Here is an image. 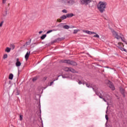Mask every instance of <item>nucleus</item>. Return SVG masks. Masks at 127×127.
Returning <instances> with one entry per match:
<instances>
[{"mask_svg":"<svg viewBox=\"0 0 127 127\" xmlns=\"http://www.w3.org/2000/svg\"><path fill=\"white\" fill-rule=\"evenodd\" d=\"M69 71L70 72H71L72 73H75V69H73V68H72L71 67H70V68H69Z\"/></svg>","mask_w":127,"mask_h":127,"instance_id":"nucleus-19","label":"nucleus"},{"mask_svg":"<svg viewBox=\"0 0 127 127\" xmlns=\"http://www.w3.org/2000/svg\"><path fill=\"white\" fill-rule=\"evenodd\" d=\"M25 0V1H27V0Z\"/></svg>","mask_w":127,"mask_h":127,"instance_id":"nucleus-44","label":"nucleus"},{"mask_svg":"<svg viewBox=\"0 0 127 127\" xmlns=\"http://www.w3.org/2000/svg\"><path fill=\"white\" fill-rule=\"evenodd\" d=\"M60 3L64 6H71L75 3V0H60Z\"/></svg>","mask_w":127,"mask_h":127,"instance_id":"nucleus-2","label":"nucleus"},{"mask_svg":"<svg viewBox=\"0 0 127 127\" xmlns=\"http://www.w3.org/2000/svg\"><path fill=\"white\" fill-rule=\"evenodd\" d=\"M64 71H66V72L70 71V68L67 67H65Z\"/></svg>","mask_w":127,"mask_h":127,"instance_id":"nucleus-22","label":"nucleus"},{"mask_svg":"<svg viewBox=\"0 0 127 127\" xmlns=\"http://www.w3.org/2000/svg\"><path fill=\"white\" fill-rule=\"evenodd\" d=\"M37 80V77H34L33 78V81L34 82L35 81H36Z\"/></svg>","mask_w":127,"mask_h":127,"instance_id":"nucleus-30","label":"nucleus"},{"mask_svg":"<svg viewBox=\"0 0 127 127\" xmlns=\"http://www.w3.org/2000/svg\"><path fill=\"white\" fill-rule=\"evenodd\" d=\"M74 16V14L71 13H67L66 14V17L70 18Z\"/></svg>","mask_w":127,"mask_h":127,"instance_id":"nucleus-12","label":"nucleus"},{"mask_svg":"<svg viewBox=\"0 0 127 127\" xmlns=\"http://www.w3.org/2000/svg\"><path fill=\"white\" fill-rule=\"evenodd\" d=\"M30 44V42H27V45H28Z\"/></svg>","mask_w":127,"mask_h":127,"instance_id":"nucleus-37","label":"nucleus"},{"mask_svg":"<svg viewBox=\"0 0 127 127\" xmlns=\"http://www.w3.org/2000/svg\"><path fill=\"white\" fill-rule=\"evenodd\" d=\"M6 1V0H2L3 3H5Z\"/></svg>","mask_w":127,"mask_h":127,"instance_id":"nucleus-34","label":"nucleus"},{"mask_svg":"<svg viewBox=\"0 0 127 127\" xmlns=\"http://www.w3.org/2000/svg\"><path fill=\"white\" fill-rule=\"evenodd\" d=\"M15 65L16 67H17V68L21 66V63L19 61V59L18 58H17L16 60Z\"/></svg>","mask_w":127,"mask_h":127,"instance_id":"nucleus-7","label":"nucleus"},{"mask_svg":"<svg viewBox=\"0 0 127 127\" xmlns=\"http://www.w3.org/2000/svg\"><path fill=\"white\" fill-rule=\"evenodd\" d=\"M11 47L12 49H14L15 47L13 45H11Z\"/></svg>","mask_w":127,"mask_h":127,"instance_id":"nucleus-31","label":"nucleus"},{"mask_svg":"<svg viewBox=\"0 0 127 127\" xmlns=\"http://www.w3.org/2000/svg\"><path fill=\"white\" fill-rule=\"evenodd\" d=\"M3 25V21L0 22V28L2 27V25Z\"/></svg>","mask_w":127,"mask_h":127,"instance_id":"nucleus-23","label":"nucleus"},{"mask_svg":"<svg viewBox=\"0 0 127 127\" xmlns=\"http://www.w3.org/2000/svg\"><path fill=\"white\" fill-rule=\"evenodd\" d=\"M78 31H79V29L74 30L73 32L74 34H76V33H77Z\"/></svg>","mask_w":127,"mask_h":127,"instance_id":"nucleus-25","label":"nucleus"},{"mask_svg":"<svg viewBox=\"0 0 127 127\" xmlns=\"http://www.w3.org/2000/svg\"><path fill=\"white\" fill-rule=\"evenodd\" d=\"M112 33L113 36H114V37H115V38H116L117 39L119 40L121 38L122 41H125V39L124 38V35H123V34H120V35L119 36V35H118V33H117V32H116V31L114 30L112 31Z\"/></svg>","mask_w":127,"mask_h":127,"instance_id":"nucleus-4","label":"nucleus"},{"mask_svg":"<svg viewBox=\"0 0 127 127\" xmlns=\"http://www.w3.org/2000/svg\"><path fill=\"white\" fill-rule=\"evenodd\" d=\"M10 50H11V49L8 48V47H7V48H6V49L5 50V51H6V52H8H8H10Z\"/></svg>","mask_w":127,"mask_h":127,"instance_id":"nucleus-21","label":"nucleus"},{"mask_svg":"<svg viewBox=\"0 0 127 127\" xmlns=\"http://www.w3.org/2000/svg\"><path fill=\"white\" fill-rule=\"evenodd\" d=\"M16 95H19V93H18V92H17Z\"/></svg>","mask_w":127,"mask_h":127,"instance_id":"nucleus-42","label":"nucleus"},{"mask_svg":"<svg viewBox=\"0 0 127 127\" xmlns=\"http://www.w3.org/2000/svg\"><path fill=\"white\" fill-rule=\"evenodd\" d=\"M23 118V116L20 115L19 117V120L20 121H22V119Z\"/></svg>","mask_w":127,"mask_h":127,"instance_id":"nucleus-26","label":"nucleus"},{"mask_svg":"<svg viewBox=\"0 0 127 127\" xmlns=\"http://www.w3.org/2000/svg\"><path fill=\"white\" fill-rule=\"evenodd\" d=\"M78 84H79V85H81V84H82V82H81V81H79V82H78Z\"/></svg>","mask_w":127,"mask_h":127,"instance_id":"nucleus-38","label":"nucleus"},{"mask_svg":"<svg viewBox=\"0 0 127 127\" xmlns=\"http://www.w3.org/2000/svg\"><path fill=\"white\" fill-rule=\"evenodd\" d=\"M6 58H7V55L5 54L3 56V59H6Z\"/></svg>","mask_w":127,"mask_h":127,"instance_id":"nucleus-28","label":"nucleus"},{"mask_svg":"<svg viewBox=\"0 0 127 127\" xmlns=\"http://www.w3.org/2000/svg\"><path fill=\"white\" fill-rule=\"evenodd\" d=\"M108 84H109V86L110 89H112L113 90H115V86H114V84H113V83L109 81Z\"/></svg>","mask_w":127,"mask_h":127,"instance_id":"nucleus-9","label":"nucleus"},{"mask_svg":"<svg viewBox=\"0 0 127 127\" xmlns=\"http://www.w3.org/2000/svg\"><path fill=\"white\" fill-rule=\"evenodd\" d=\"M42 32H43L42 31H40L39 32V34H41V33H42Z\"/></svg>","mask_w":127,"mask_h":127,"instance_id":"nucleus-39","label":"nucleus"},{"mask_svg":"<svg viewBox=\"0 0 127 127\" xmlns=\"http://www.w3.org/2000/svg\"><path fill=\"white\" fill-rule=\"evenodd\" d=\"M57 21L58 22H61L62 21V20L61 19H58Z\"/></svg>","mask_w":127,"mask_h":127,"instance_id":"nucleus-29","label":"nucleus"},{"mask_svg":"<svg viewBox=\"0 0 127 127\" xmlns=\"http://www.w3.org/2000/svg\"><path fill=\"white\" fill-rule=\"evenodd\" d=\"M62 12H63V13H67L68 11L65 9L62 10Z\"/></svg>","mask_w":127,"mask_h":127,"instance_id":"nucleus-20","label":"nucleus"},{"mask_svg":"<svg viewBox=\"0 0 127 127\" xmlns=\"http://www.w3.org/2000/svg\"><path fill=\"white\" fill-rule=\"evenodd\" d=\"M95 35L93 36V37H96V38H100V36L98 35L97 33H95Z\"/></svg>","mask_w":127,"mask_h":127,"instance_id":"nucleus-18","label":"nucleus"},{"mask_svg":"<svg viewBox=\"0 0 127 127\" xmlns=\"http://www.w3.org/2000/svg\"><path fill=\"white\" fill-rule=\"evenodd\" d=\"M53 83H54L53 81L51 82L50 83V86H52V85L53 84Z\"/></svg>","mask_w":127,"mask_h":127,"instance_id":"nucleus-35","label":"nucleus"},{"mask_svg":"<svg viewBox=\"0 0 127 127\" xmlns=\"http://www.w3.org/2000/svg\"><path fill=\"white\" fill-rule=\"evenodd\" d=\"M108 3L105 1H99L97 4V8L101 13H104L106 11Z\"/></svg>","mask_w":127,"mask_h":127,"instance_id":"nucleus-1","label":"nucleus"},{"mask_svg":"<svg viewBox=\"0 0 127 127\" xmlns=\"http://www.w3.org/2000/svg\"><path fill=\"white\" fill-rule=\"evenodd\" d=\"M125 43H126V44H127V42H125Z\"/></svg>","mask_w":127,"mask_h":127,"instance_id":"nucleus-43","label":"nucleus"},{"mask_svg":"<svg viewBox=\"0 0 127 127\" xmlns=\"http://www.w3.org/2000/svg\"><path fill=\"white\" fill-rule=\"evenodd\" d=\"M99 98L103 99L104 102L107 103V105H109V103H111V99H112V97H111V96L108 94H101V95H99Z\"/></svg>","mask_w":127,"mask_h":127,"instance_id":"nucleus-3","label":"nucleus"},{"mask_svg":"<svg viewBox=\"0 0 127 127\" xmlns=\"http://www.w3.org/2000/svg\"><path fill=\"white\" fill-rule=\"evenodd\" d=\"M117 45H118V47H119L120 49H121L122 51H125V52H127V50L121 47L122 45V43L118 42Z\"/></svg>","mask_w":127,"mask_h":127,"instance_id":"nucleus-8","label":"nucleus"},{"mask_svg":"<svg viewBox=\"0 0 127 127\" xmlns=\"http://www.w3.org/2000/svg\"><path fill=\"white\" fill-rule=\"evenodd\" d=\"M83 32H84V33H87V34L89 35L95 34V32H91L88 30H83Z\"/></svg>","mask_w":127,"mask_h":127,"instance_id":"nucleus-10","label":"nucleus"},{"mask_svg":"<svg viewBox=\"0 0 127 127\" xmlns=\"http://www.w3.org/2000/svg\"><path fill=\"white\" fill-rule=\"evenodd\" d=\"M29 55H30V52H27L25 56V58L26 61L28 60V57H29Z\"/></svg>","mask_w":127,"mask_h":127,"instance_id":"nucleus-11","label":"nucleus"},{"mask_svg":"<svg viewBox=\"0 0 127 127\" xmlns=\"http://www.w3.org/2000/svg\"><path fill=\"white\" fill-rule=\"evenodd\" d=\"M86 86L87 87H88V88H91V86L89 85V84H86Z\"/></svg>","mask_w":127,"mask_h":127,"instance_id":"nucleus-36","label":"nucleus"},{"mask_svg":"<svg viewBox=\"0 0 127 127\" xmlns=\"http://www.w3.org/2000/svg\"><path fill=\"white\" fill-rule=\"evenodd\" d=\"M120 91L122 93V94L124 95L125 97V90L123 88H120Z\"/></svg>","mask_w":127,"mask_h":127,"instance_id":"nucleus-14","label":"nucleus"},{"mask_svg":"<svg viewBox=\"0 0 127 127\" xmlns=\"http://www.w3.org/2000/svg\"><path fill=\"white\" fill-rule=\"evenodd\" d=\"M80 1L81 4L87 5V4H89V3L92 1V0H80Z\"/></svg>","mask_w":127,"mask_h":127,"instance_id":"nucleus-5","label":"nucleus"},{"mask_svg":"<svg viewBox=\"0 0 127 127\" xmlns=\"http://www.w3.org/2000/svg\"><path fill=\"white\" fill-rule=\"evenodd\" d=\"M7 14V11H5L3 13V16H6V15Z\"/></svg>","mask_w":127,"mask_h":127,"instance_id":"nucleus-24","label":"nucleus"},{"mask_svg":"<svg viewBox=\"0 0 127 127\" xmlns=\"http://www.w3.org/2000/svg\"><path fill=\"white\" fill-rule=\"evenodd\" d=\"M105 118H106L107 121H108V120H109V118H108V115H105Z\"/></svg>","mask_w":127,"mask_h":127,"instance_id":"nucleus-33","label":"nucleus"},{"mask_svg":"<svg viewBox=\"0 0 127 127\" xmlns=\"http://www.w3.org/2000/svg\"><path fill=\"white\" fill-rule=\"evenodd\" d=\"M45 37H46V35H43V36H42L41 38V39H44V38H45Z\"/></svg>","mask_w":127,"mask_h":127,"instance_id":"nucleus-27","label":"nucleus"},{"mask_svg":"<svg viewBox=\"0 0 127 127\" xmlns=\"http://www.w3.org/2000/svg\"><path fill=\"white\" fill-rule=\"evenodd\" d=\"M63 78H68V77L67 76H63Z\"/></svg>","mask_w":127,"mask_h":127,"instance_id":"nucleus-40","label":"nucleus"},{"mask_svg":"<svg viewBox=\"0 0 127 127\" xmlns=\"http://www.w3.org/2000/svg\"><path fill=\"white\" fill-rule=\"evenodd\" d=\"M46 79H47V77H44L45 80H46Z\"/></svg>","mask_w":127,"mask_h":127,"instance_id":"nucleus-41","label":"nucleus"},{"mask_svg":"<svg viewBox=\"0 0 127 127\" xmlns=\"http://www.w3.org/2000/svg\"><path fill=\"white\" fill-rule=\"evenodd\" d=\"M53 31H56V30L53 29V30H49L47 32V34H49V33H51V32H52Z\"/></svg>","mask_w":127,"mask_h":127,"instance_id":"nucleus-16","label":"nucleus"},{"mask_svg":"<svg viewBox=\"0 0 127 127\" xmlns=\"http://www.w3.org/2000/svg\"><path fill=\"white\" fill-rule=\"evenodd\" d=\"M60 18L62 20H64V19H66V18H67V16H66V15H64L61 16Z\"/></svg>","mask_w":127,"mask_h":127,"instance_id":"nucleus-13","label":"nucleus"},{"mask_svg":"<svg viewBox=\"0 0 127 127\" xmlns=\"http://www.w3.org/2000/svg\"><path fill=\"white\" fill-rule=\"evenodd\" d=\"M64 63H66L67 64H70V65H77V63L76 62H74L73 61H71L69 60H65L64 61Z\"/></svg>","mask_w":127,"mask_h":127,"instance_id":"nucleus-6","label":"nucleus"},{"mask_svg":"<svg viewBox=\"0 0 127 127\" xmlns=\"http://www.w3.org/2000/svg\"><path fill=\"white\" fill-rule=\"evenodd\" d=\"M9 79L10 80H12L13 79V74L12 73H10L9 75Z\"/></svg>","mask_w":127,"mask_h":127,"instance_id":"nucleus-15","label":"nucleus"},{"mask_svg":"<svg viewBox=\"0 0 127 127\" xmlns=\"http://www.w3.org/2000/svg\"><path fill=\"white\" fill-rule=\"evenodd\" d=\"M63 28H64V29H69V28H70V27L67 25H65L63 26Z\"/></svg>","mask_w":127,"mask_h":127,"instance_id":"nucleus-17","label":"nucleus"},{"mask_svg":"<svg viewBox=\"0 0 127 127\" xmlns=\"http://www.w3.org/2000/svg\"><path fill=\"white\" fill-rule=\"evenodd\" d=\"M61 40V39L58 38V39H57L56 40H55V41H60Z\"/></svg>","mask_w":127,"mask_h":127,"instance_id":"nucleus-32","label":"nucleus"},{"mask_svg":"<svg viewBox=\"0 0 127 127\" xmlns=\"http://www.w3.org/2000/svg\"><path fill=\"white\" fill-rule=\"evenodd\" d=\"M108 113V111H106V114Z\"/></svg>","mask_w":127,"mask_h":127,"instance_id":"nucleus-45","label":"nucleus"}]
</instances>
